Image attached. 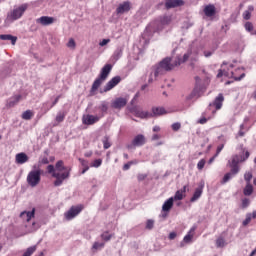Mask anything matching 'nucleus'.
<instances>
[{
    "label": "nucleus",
    "instance_id": "423d86ee",
    "mask_svg": "<svg viewBox=\"0 0 256 256\" xmlns=\"http://www.w3.org/2000/svg\"><path fill=\"white\" fill-rule=\"evenodd\" d=\"M27 183L30 187H37L41 183V169L30 171L27 176Z\"/></svg>",
    "mask_w": 256,
    "mask_h": 256
},
{
    "label": "nucleus",
    "instance_id": "c756f323",
    "mask_svg": "<svg viewBox=\"0 0 256 256\" xmlns=\"http://www.w3.org/2000/svg\"><path fill=\"white\" fill-rule=\"evenodd\" d=\"M103 148L109 149L111 147V138L106 135L102 138Z\"/></svg>",
    "mask_w": 256,
    "mask_h": 256
},
{
    "label": "nucleus",
    "instance_id": "864d4df0",
    "mask_svg": "<svg viewBox=\"0 0 256 256\" xmlns=\"http://www.w3.org/2000/svg\"><path fill=\"white\" fill-rule=\"evenodd\" d=\"M123 55V51L121 50H117L115 53H114V58L116 59V61L118 59H121V56Z\"/></svg>",
    "mask_w": 256,
    "mask_h": 256
},
{
    "label": "nucleus",
    "instance_id": "79ce46f5",
    "mask_svg": "<svg viewBox=\"0 0 256 256\" xmlns=\"http://www.w3.org/2000/svg\"><path fill=\"white\" fill-rule=\"evenodd\" d=\"M103 247H105V243L94 242L92 249H95V251H97L99 249H103Z\"/></svg>",
    "mask_w": 256,
    "mask_h": 256
},
{
    "label": "nucleus",
    "instance_id": "9d476101",
    "mask_svg": "<svg viewBox=\"0 0 256 256\" xmlns=\"http://www.w3.org/2000/svg\"><path fill=\"white\" fill-rule=\"evenodd\" d=\"M101 117H104V114H101L100 116L87 114V115L83 116L82 123L84 125H95V123H98V121L101 119Z\"/></svg>",
    "mask_w": 256,
    "mask_h": 256
},
{
    "label": "nucleus",
    "instance_id": "473e14b6",
    "mask_svg": "<svg viewBox=\"0 0 256 256\" xmlns=\"http://www.w3.org/2000/svg\"><path fill=\"white\" fill-rule=\"evenodd\" d=\"M244 27H245L246 31H248V33H251V35H256V30L253 31V23L246 22Z\"/></svg>",
    "mask_w": 256,
    "mask_h": 256
},
{
    "label": "nucleus",
    "instance_id": "b1692460",
    "mask_svg": "<svg viewBox=\"0 0 256 256\" xmlns=\"http://www.w3.org/2000/svg\"><path fill=\"white\" fill-rule=\"evenodd\" d=\"M167 111L163 107H153L152 108V117H157L159 115H165Z\"/></svg>",
    "mask_w": 256,
    "mask_h": 256
},
{
    "label": "nucleus",
    "instance_id": "ddd939ff",
    "mask_svg": "<svg viewBox=\"0 0 256 256\" xmlns=\"http://www.w3.org/2000/svg\"><path fill=\"white\" fill-rule=\"evenodd\" d=\"M36 23H38L39 25H43L44 27H47L55 23V18L50 16H41L40 18L36 19Z\"/></svg>",
    "mask_w": 256,
    "mask_h": 256
},
{
    "label": "nucleus",
    "instance_id": "393cba45",
    "mask_svg": "<svg viewBox=\"0 0 256 256\" xmlns=\"http://www.w3.org/2000/svg\"><path fill=\"white\" fill-rule=\"evenodd\" d=\"M204 14L206 15V17H213V15H215V6L214 5H207L204 8Z\"/></svg>",
    "mask_w": 256,
    "mask_h": 256
},
{
    "label": "nucleus",
    "instance_id": "de8ad7c7",
    "mask_svg": "<svg viewBox=\"0 0 256 256\" xmlns=\"http://www.w3.org/2000/svg\"><path fill=\"white\" fill-rule=\"evenodd\" d=\"M251 213L246 215V219L243 221V225L244 227H247V225H249V223H251Z\"/></svg>",
    "mask_w": 256,
    "mask_h": 256
},
{
    "label": "nucleus",
    "instance_id": "c9c22d12",
    "mask_svg": "<svg viewBox=\"0 0 256 256\" xmlns=\"http://www.w3.org/2000/svg\"><path fill=\"white\" fill-rule=\"evenodd\" d=\"M35 251H37V246H31V247L26 249V251L24 252L23 256H31V255H33V253Z\"/></svg>",
    "mask_w": 256,
    "mask_h": 256
},
{
    "label": "nucleus",
    "instance_id": "20e7f679",
    "mask_svg": "<svg viewBox=\"0 0 256 256\" xmlns=\"http://www.w3.org/2000/svg\"><path fill=\"white\" fill-rule=\"evenodd\" d=\"M29 5L27 4H22L18 7H14L12 11H10L7 14L5 23H13V21H17L18 19H21L23 17L24 13L27 11Z\"/></svg>",
    "mask_w": 256,
    "mask_h": 256
},
{
    "label": "nucleus",
    "instance_id": "774afa93",
    "mask_svg": "<svg viewBox=\"0 0 256 256\" xmlns=\"http://www.w3.org/2000/svg\"><path fill=\"white\" fill-rule=\"evenodd\" d=\"M251 219H256V211H253L251 214Z\"/></svg>",
    "mask_w": 256,
    "mask_h": 256
},
{
    "label": "nucleus",
    "instance_id": "3c124183",
    "mask_svg": "<svg viewBox=\"0 0 256 256\" xmlns=\"http://www.w3.org/2000/svg\"><path fill=\"white\" fill-rule=\"evenodd\" d=\"M61 98V96H57L55 98V100L53 101L52 105L50 107L46 108V111H49V109H53V107H55L56 103H59V99Z\"/></svg>",
    "mask_w": 256,
    "mask_h": 256
},
{
    "label": "nucleus",
    "instance_id": "680f3d73",
    "mask_svg": "<svg viewBox=\"0 0 256 256\" xmlns=\"http://www.w3.org/2000/svg\"><path fill=\"white\" fill-rule=\"evenodd\" d=\"M211 55H213V52H211V51H204V56L205 57H211Z\"/></svg>",
    "mask_w": 256,
    "mask_h": 256
},
{
    "label": "nucleus",
    "instance_id": "4d7b16f0",
    "mask_svg": "<svg viewBox=\"0 0 256 256\" xmlns=\"http://www.w3.org/2000/svg\"><path fill=\"white\" fill-rule=\"evenodd\" d=\"M108 43H111V39H103L99 45L100 47H105V45H107Z\"/></svg>",
    "mask_w": 256,
    "mask_h": 256
},
{
    "label": "nucleus",
    "instance_id": "f8f14e48",
    "mask_svg": "<svg viewBox=\"0 0 256 256\" xmlns=\"http://www.w3.org/2000/svg\"><path fill=\"white\" fill-rule=\"evenodd\" d=\"M119 83H121V76L113 77L104 86V93H107V91H111V89H113L114 87H117V85H119Z\"/></svg>",
    "mask_w": 256,
    "mask_h": 256
},
{
    "label": "nucleus",
    "instance_id": "bb28decb",
    "mask_svg": "<svg viewBox=\"0 0 256 256\" xmlns=\"http://www.w3.org/2000/svg\"><path fill=\"white\" fill-rule=\"evenodd\" d=\"M254 9L255 8L253 6H248V10L244 11L243 19H245V21H249V19H251V13H253Z\"/></svg>",
    "mask_w": 256,
    "mask_h": 256
},
{
    "label": "nucleus",
    "instance_id": "0e129e2a",
    "mask_svg": "<svg viewBox=\"0 0 256 256\" xmlns=\"http://www.w3.org/2000/svg\"><path fill=\"white\" fill-rule=\"evenodd\" d=\"M158 139H159V135L154 134V135L152 136V141H157Z\"/></svg>",
    "mask_w": 256,
    "mask_h": 256
},
{
    "label": "nucleus",
    "instance_id": "c85d7f7f",
    "mask_svg": "<svg viewBox=\"0 0 256 256\" xmlns=\"http://www.w3.org/2000/svg\"><path fill=\"white\" fill-rule=\"evenodd\" d=\"M195 227H192L188 234L184 237V243H189L193 239V233H195Z\"/></svg>",
    "mask_w": 256,
    "mask_h": 256
},
{
    "label": "nucleus",
    "instance_id": "f3484780",
    "mask_svg": "<svg viewBox=\"0 0 256 256\" xmlns=\"http://www.w3.org/2000/svg\"><path fill=\"white\" fill-rule=\"evenodd\" d=\"M145 143H146V140L143 134L137 135L132 141L133 147H143Z\"/></svg>",
    "mask_w": 256,
    "mask_h": 256
},
{
    "label": "nucleus",
    "instance_id": "72a5a7b5",
    "mask_svg": "<svg viewBox=\"0 0 256 256\" xmlns=\"http://www.w3.org/2000/svg\"><path fill=\"white\" fill-rule=\"evenodd\" d=\"M227 243L225 242V238L223 236H220L216 239V247L221 248L225 247Z\"/></svg>",
    "mask_w": 256,
    "mask_h": 256
},
{
    "label": "nucleus",
    "instance_id": "052dcab7",
    "mask_svg": "<svg viewBox=\"0 0 256 256\" xmlns=\"http://www.w3.org/2000/svg\"><path fill=\"white\" fill-rule=\"evenodd\" d=\"M168 237L170 240H173V239H175V237H177V233L171 232Z\"/></svg>",
    "mask_w": 256,
    "mask_h": 256
},
{
    "label": "nucleus",
    "instance_id": "2eb2a0df",
    "mask_svg": "<svg viewBox=\"0 0 256 256\" xmlns=\"http://www.w3.org/2000/svg\"><path fill=\"white\" fill-rule=\"evenodd\" d=\"M223 101H225V97H223V94H219L215 98L214 102L209 105V109H211L212 107H215L216 111H219V109L223 107Z\"/></svg>",
    "mask_w": 256,
    "mask_h": 256
},
{
    "label": "nucleus",
    "instance_id": "f704fd0d",
    "mask_svg": "<svg viewBox=\"0 0 256 256\" xmlns=\"http://www.w3.org/2000/svg\"><path fill=\"white\" fill-rule=\"evenodd\" d=\"M183 197H185V194L183 193V191L178 190L176 191L173 197V201H182Z\"/></svg>",
    "mask_w": 256,
    "mask_h": 256
},
{
    "label": "nucleus",
    "instance_id": "338daca9",
    "mask_svg": "<svg viewBox=\"0 0 256 256\" xmlns=\"http://www.w3.org/2000/svg\"><path fill=\"white\" fill-rule=\"evenodd\" d=\"M153 131L154 132L161 131V128L159 126H154Z\"/></svg>",
    "mask_w": 256,
    "mask_h": 256
},
{
    "label": "nucleus",
    "instance_id": "e2e57ef3",
    "mask_svg": "<svg viewBox=\"0 0 256 256\" xmlns=\"http://www.w3.org/2000/svg\"><path fill=\"white\" fill-rule=\"evenodd\" d=\"M238 136H239V137H245V132H244L243 130H240V131L238 132Z\"/></svg>",
    "mask_w": 256,
    "mask_h": 256
},
{
    "label": "nucleus",
    "instance_id": "5701e85b",
    "mask_svg": "<svg viewBox=\"0 0 256 256\" xmlns=\"http://www.w3.org/2000/svg\"><path fill=\"white\" fill-rule=\"evenodd\" d=\"M0 39L2 41H11L12 45H15V43H17V37L11 34H0Z\"/></svg>",
    "mask_w": 256,
    "mask_h": 256
},
{
    "label": "nucleus",
    "instance_id": "f03ea898",
    "mask_svg": "<svg viewBox=\"0 0 256 256\" xmlns=\"http://www.w3.org/2000/svg\"><path fill=\"white\" fill-rule=\"evenodd\" d=\"M249 151H245V155H233L231 160L228 161V167H230V172L226 173L223 177L222 183H227L229 180L233 179L237 173H239V163L247 161L249 159Z\"/></svg>",
    "mask_w": 256,
    "mask_h": 256
},
{
    "label": "nucleus",
    "instance_id": "8fccbe9b",
    "mask_svg": "<svg viewBox=\"0 0 256 256\" xmlns=\"http://www.w3.org/2000/svg\"><path fill=\"white\" fill-rule=\"evenodd\" d=\"M103 163V160L101 159H96L94 160V162L92 163L91 167H101V164Z\"/></svg>",
    "mask_w": 256,
    "mask_h": 256
},
{
    "label": "nucleus",
    "instance_id": "e433bc0d",
    "mask_svg": "<svg viewBox=\"0 0 256 256\" xmlns=\"http://www.w3.org/2000/svg\"><path fill=\"white\" fill-rule=\"evenodd\" d=\"M253 193V185L247 183L246 187L244 188V195L249 196Z\"/></svg>",
    "mask_w": 256,
    "mask_h": 256
},
{
    "label": "nucleus",
    "instance_id": "39448f33",
    "mask_svg": "<svg viewBox=\"0 0 256 256\" xmlns=\"http://www.w3.org/2000/svg\"><path fill=\"white\" fill-rule=\"evenodd\" d=\"M175 67L173 64H171V58L167 57L164 58L158 66L154 69V76L159 77V75H165L167 71H171Z\"/></svg>",
    "mask_w": 256,
    "mask_h": 256
},
{
    "label": "nucleus",
    "instance_id": "09e8293b",
    "mask_svg": "<svg viewBox=\"0 0 256 256\" xmlns=\"http://www.w3.org/2000/svg\"><path fill=\"white\" fill-rule=\"evenodd\" d=\"M67 47H69L70 49H75L76 43H75V40H74L73 38H71V39L68 41Z\"/></svg>",
    "mask_w": 256,
    "mask_h": 256
},
{
    "label": "nucleus",
    "instance_id": "6ab92c4d",
    "mask_svg": "<svg viewBox=\"0 0 256 256\" xmlns=\"http://www.w3.org/2000/svg\"><path fill=\"white\" fill-rule=\"evenodd\" d=\"M183 3V0H167L165 3V7L166 9H173L175 7H181Z\"/></svg>",
    "mask_w": 256,
    "mask_h": 256
},
{
    "label": "nucleus",
    "instance_id": "4468645a",
    "mask_svg": "<svg viewBox=\"0 0 256 256\" xmlns=\"http://www.w3.org/2000/svg\"><path fill=\"white\" fill-rule=\"evenodd\" d=\"M127 98H123V97H119V98H116L112 104H111V107L113 109H123V107H125V105H127Z\"/></svg>",
    "mask_w": 256,
    "mask_h": 256
},
{
    "label": "nucleus",
    "instance_id": "2f4dec72",
    "mask_svg": "<svg viewBox=\"0 0 256 256\" xmlns=\"http://www.w3.org/2000/svg\"><path fill=\"white\" fill-rule=\"evenodd\" d=\"M189 57H191V52H187L186 54L183 55V58H178V62L175 64L177 65H181V63H186V61L189 60Z\"/></svg>",
    "mask_w": 256,
    "mask_h": 256
},
{
    "label": "nucleus",
    "instance_id": "dca6fc26",
    "mask_svg": "<svg viewBox=\"0 0 256 256\" xmlns=\"http://www.w3.org/2000/svg\"><path fill=\"white\" fill-rule=\"evenodd\" d=\"M205 187V182L200 183L199 187L195 189V192L192 196V198L190 199L191 203H195V201H197V199H199L201 197V195H203V188Z\"/></svg>",
    "mask_w": 256,
    "mask_h": 256
},
{
    "label": "nucleus",
    "instance_id": "603ef678",
    "mask_svg": "<svg viewBox=\"0 0 256 256\" xmlns=\"http://www.w3.org/2000/svg\"><path fill=\"white\" fill-rule=\"evenodd\" d=\"M251 202L249 201V199H247V198H244L243 200H242V207H243V209H246V207H249V204H250Z\"/></svg>",
    "mask_w": 256,
    "mask_h": 256
},
{
    "label": "nucleus",
    "instance_id": "a18cd8bd",
    "mask_svg": "<svg viewBox=\"0 0 256 256\" xmlns=\"http://www.w3.org/2000/svg\"><path fill=\"white\" fill-rule=\"evenodd\" d=\"M153 227H155V221L148 220L146 223V229L151 230V229H153Z\"/></svg>",
    "mask_w": 256,
    "mask_h": 256
},
{
    "label": "nucleus",
    "instance_id": "7ed1b4c3",
    "mask_svg": "<svg viewBox=\"0 0 256 256\" xmlns=\"http://www.w3.org/2000/svg\"><path fill=\"white\" fill-rule=\"evenodd\" d=\"M113 69V65L106 64L100 71L99 77L93 82L91 91L95 92L101 85H103L104 81H107V77H109V73H111V70Z\"/></svg>",
    "mask_w": 256,
    "mask_h": 256
},
{
    "label": "nucleus",
    "instance_id": "4c0bfd02",
    "mask_svg": "<svg viewBox=\"0 0 256 256\" xmlns=\"http://www.w3.org/2000/svg\"><path fill=\"white\" fill-rule=\"evenodd\" d=\"M137 160L129 161L128 163L124 164L123 171H129L131 169V165H137Z\"/></svg>",
    "mask_w": 256,
    "mask_h": 256
},
{
    "label": "nucleus",
    "instance_id": "4be33fe9",
    "mask_svg": "<svg viewBox=\"0 0 256 256\" xmlns=\"http://www.w3.org/2000/svg\"><path fill=\"white\" fill-rule=\"evenodd\" d=\"M173 201H174L173 197L166 200L162 206V211L169 213V211H171V209H173Z\"/></svg>",
    "mask_w": 256,
    "mask_h": 256
},
{
    "label": "nucleus",
    "instance_id": "ea45409f",
    "mask_svg": "<svg viewBox=\"0 0 256 256\" xmlns=\"http://www.w3.org/2000/svg\"><path fill=\"white\" fill-rule=\"evenodd\" d=\"M98 109L101 110L102 115H103V113H107L109 106L107 105L106 102H102L101 105L98 107Z\"/></svg>",
    "mask_w": 256,
    "mask_h": 256
},
{
    "label": "nucleus",
    "instance_id": "a211bd4d",
    "mask_svg": "<svg viewBox=\"0 0 256 256\" xmlns=\"http://www.w3.org/2000/svg\"><path fill=\"white\" fill-rule=\"evenodd\" d=\"M15 161L18 165H23L29 161V156H27L25 152L18 153L15 156Z\"/></svg>",
    "mask_w": 256,
    "mask_h": 256
},
{
    "label": "nucleus",
    "instance_id": "412c9836",
    "mask_svg": "<svg viewBox=\"0 0 256 256\" xmlns=\"http://www.w3.org/2000/svg\"><path fill=\"white\" fill-rule=\"evenodd\" d=\"M131 10V4L129 2H123L122 4H120L117 8V13L123 14V13H127V11Z\"/></svg>",
    "mask_w": 256,
    "mask_h": 256
},
{
    "label": "nucleus",
    "instance_id": "f257e3e1",
    "mask_svg": "<svg viewBox=\"0 0 256 256\" xmlns=\"http://www.w3.org/2000/svg\"><path fill=\"white\" fill-rule=\"evenodd\" d=\"M65 169L67 168L65 167L63 160L56 162L55 166L52 164L47 166L48 173L56 179L54 181V187H61V185H63V181L71 176V170L65 171ZM61 171L65 172L61 173Z\"/></svg>",
    "mask_w": 256,
    "mask_h": 256
},
{
    "label": "nucleus",
    "instance_id": "13d9d810",
    "mask_svg": "<svg viewBox=\"0 0 256 256\" xmlns=\"http://www.w3.org/2000/svg\"><path fill=\"white\" fill-rule=\"evenodd\" d=\"M146 178H147V175L145 174H139L137 176L138 181H145Z\"/></svg>",
    "mask_w": 256,
    "mask_h": 256
},
{
    "label": "nucleus",
    "instance_id": "9b49d317",
    "mask_svg": "<svg viewBox=\"0 0 256 256\" xmlns=\"http://www.w3.org/2000/svg\"><path fill=\"white\" fill-rule=\"evenodd\" d=\"M131 113H133L135 117H139V119H149V117H153V114L146 111H142L137 106L131 109Z\"/></svg>",
    "mask_w": 256,
    "mask_h": 256
},
{
    "label": "nucleus",
    "instance_id": "c03bdc74",
    "mask_svg": "<svg viewBox=\"0 0 256 256\" xmlns=\"http://www.w3.org/2000/svg\"><path fill=\"white\" fill-rule=\"evenodd\" d=\"M244 179L247 183H250L251 179H253V174L251 172H246L244 175Z\"/></svg>",
    "mask_w": 256,
    "mask_h": 256
},
{
    "label": "nucleus",
    "instance_id": "49530a36",
    "mask_svg": "<svg viewBox=\"0 0 256 256\" xmlns=\"http://www.w3.org/2000/svg\"><path fill=\"white\" fill-rule=\"evenodd\" d=\"M205 163V159H201L197 164V169H199V171H202V169L205 167Z\"/></svg>",
    "mask_w": 256,
    "mask_h": 256
},
{
    "label": "nucleus",
    "instance_id": "6e6552de",
    "mask_svg": "<svg viewBox=\"0 0 256 256\" xmlns=\"http://www.w3.org/2000/svg\"><path fill=\"white\" fill-rule=\"evenodd\" d=\"M199 81H200V78L196 77L197 84H196L194 90L188 96H186V101H191L193 99H199V97H201L203 95V93H205V89L201 88V86H199Z\"/></svg>",
    "mask_w": 256,
    "mask_h": 256
},
{
    "label": "nucleus",
    "instance_id": "5fc2aeb1",
    "mask_svg": "<svg viewBox=\"0 0 256 256\" xmlns=\"http://www.w3.org/2000/svg\"><path fill=\"white\" fill-rule=\"evenodd\" d=\"M172 129H173V131H179V129H181V123L176 122V123L172 124Z\"/></svg>",
    "mask_w": 256,
    "mask_h": 256
},
{
    "label": "nucleus",
    "instance_id": "7c9ffc66",
    "mask_svg": "<svg viewBox=\"0 0 256 256\" xmlns=\"http://www.w3.org/2000/svg\"><path fill=\"white\" fill-rule=\"evenodd\" d=\"M22 119L25 121H30V119H33V111L26 110L22 113Z\"/></svg>",
    "mask_w": 256,
    "mask_h": 256
},
{
    "label": "nucleus",
    "instance_id": "58836bf2",
    "mask_svg": "<svg viewBox=\"0 0 256 256\" xmlns=\"http://www.w3.org/2000/svg\"><path fill=\"white\" fill-rule=\"evenodd\" d=\"M113 237V235H111V234H109V232L108 231H106V232H104V233H102L101 234V239L103 240V241H111V238Z\"/></svg>",
    "mask_w": 256,
    "mask_h": 256
},
{
    "label": "nucleus",
    "instance_id": "37998d69",
    "mask_svg": "<svg viewBox=\"0 0 256 256\" xmlns=\"http://www.w3.org/2000/svg\"><path fill=\"white\" fill-rule=\"evenodd\" d=\"M162 25H169L171 23V17L164 16L161 20Z\"/></svg>",
    "mask_w": 256,
    "mask_h": 256
},
{
    "label": "nucleus",
    "instance_id": "0eeeda50",
    "mask_svg": "<svg viewBox=\"0 0 256 256\" xmlns=\"http://www.w3.org/2000/svg\"><path fill=\"white\" fill-rule=\"evenodd\" d=\"M224 65H227V62L222 63L221 69L218 71V74H217L218 79H220V77H222L224 75V77H231L235 81H241V79H243L245 77V73H242L239 77H236L234 71L229 72V70L226 71L225 69H223Z\"/></svg>",
    "mask_w": 256,
    "mask_h": 256
},
{
    "label": "nucleus",
    "instance_id": "a878e982",
    "mask_svg": "<svg viewBox=\"0 0 256 256\" xmlns=\"http://www.w3.org/2000/svg\"><path fill=\"white\" fill-rule=\"evenodd\" d=\"M22 99L21 95L13 96L10 101L8 102V107H15Z\"/></svg>",
    "mask_w": 256,
    "mask_h": 256
},
{
    "label": "nucleus",
    "instance_id": "1a4fd4ad",
    "mask_svg": "<svg viewBox=\"0 0 256 256\" xmlns=\"http://www.w3.org/2000/svg\"><path fill=\"white\" fill-rule=\"evenodd\" d=\"M81 211H83V206H72L69 211L65 213V218L67 221H71V219H75Z\"/></svg>",
    "mask_w": 256,
    "mask_h": 256
},
{
    "label": "nucleus",
    "instance_id": "aec40b11",
    "mask_svg": "<svg viewBox=\"0 0 256 256\" xmlns=\"http://www.w3.org/2000/svg\"><path fill=\"white\" fill-rule=\"evenodd\" d=\"M21 219H24V221H31L33 217H35V208L32 209V211H24L20 213Z\"/></svg>",
    "mask_w": 256,
    "mask_h": 256
},
{
    "label": "nucleus",
    "instance_id": "6e6d98bb",
    "mask_svg": "<svg viewBox=\"0 0 256 256\" xmlns=\"http://www.w3.org/2000/svg\"><path fill=\"white\" fill-rule=\"evenodd\" d=\"M225 147V144H221L217 147V150H216V154H215V157H218L219 156V153H221V151H223V148Z\"/></svg>",
    "mask_w": 256,
    "mask_h": 256
},
{
    "label": "nucleus",
    "instance_id": "bf43d9fd",
    "mask_svg": "<svg viewBox=\"0 0 256 256\" xmlns=\"http://www.w3.org/2000/svg\"><path fill=\"white\" fill-rule=\"evenodd\" d=\"M198 123H200V125H205V123H207V118L203 117L201 118Z\"/></svg>",
    "mask_w": 256,
    "mask_h": 256
},
{
    "label": "nucleus",
    "instance_id": "a19ab883",
    "mask_svg": "<svg viewBox=\"0 0 256 256\" xmlns=\"http://www.w3.org/2000/svg\"><path fill=\"white\" fill-rule=\"evenodd\" d=\"M39 165H49V158L47 156H43L39 158Z\"/></svg>",
    "mask_w": 256,
    "mask_h": 256
},
{
    "label": "nucleus",
    "instance_id": "69168bd1",
    "mask_svg": "<svg viewBox=\"0 0 256 256\" xmlns=\"http://www.w3.org/2000/svg\"><path fill=\"white\" fill-rule=\"evenodd\" d=\"M216 157L217 156L214 155L212 158H210L209 161H208V164L211 165V163H213V161H215Z\"/></svg>",
    "mask_w": 256,
    "mask_h": 256
},
{
    "label": "nucleus",
    "instance_id": "cd10ccee",
    "mask_svg": "<svg viewBox=\"0 0 256 256\" xmlns=\"http://www.w3.org/2000/svg\"><path fill=\"white\" fill-rule=\"evenodd\" d=\"M55 121L57 124H54V127L59 125V123H63L65 121V112H58Z\"/></svg>",
    "mask_w": 256,
    "mask_h": 256
}]
</instances>
